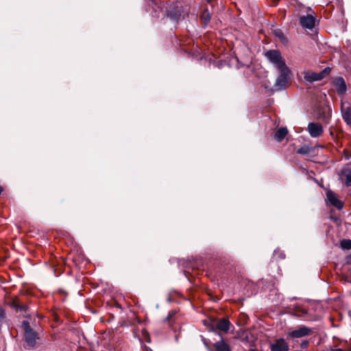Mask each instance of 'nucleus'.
Masks as SVG:
<instances>
[{
    "mask_svg": "<svg viewBox=\"0 0 351 351\" xmlns=\"http://www.w3.org/2000/svg\"><path fill=\"white\" fill-rule=\"evenodd\" d=\"M313 333V329L304 325L289 328L286 332L288 340L295 341L297 339L308 337Z\"/></svg>",
    "mask_w": 351,
    "mask_h": 351,
    "instance_id": "f257e3e1",
    "label": "nucleus"
},
{
    "mask_svg": "<svg viewBox=\"0 0 351 351\" xmlns=\"http://www.w3.org/2000/svg\"><path fill=\"white\" fill-rule=\"evenodd\" d=\"M265 56L277 69L287 66L285 60L278 50H269Z\"/></svg>",
    "mask_w": 351,
    "mask_h": 351,
    "instance_id": "f03ea898",
    "label": "nucleus"
},
{
    "mask_svg": "<svg viewBox=\"0 0 351 351\" xmlns=\"http://www.w3.org/2000/svg\"><path fill=\"white\" fill-rule=\"evenodd\" d=\"M279 75L276 81L275 87L276 90L285 89L289 80L290 70L287 66L278 69Z\"/></svg>",
    "mask_w": 351,
    "mask_h": 351,
    "instance_id": "7ed1b4c3",
    "label": "nucleus"
},
{
    "mask_svg": "<svg viewBox=\"0 0 351 351\" xmlns=\"http://www.w3.org/2000/svg\"><path fill=\"white\" fill-rule=\"evenodd\" d=\"M25 329V341L29 348H33L36 343L37 335L30 328L27 322H23Z\"/></svg>",
    "mask_w": 351,
    "mask_h": 351,
    "instance_id": "20e7f679",
    "label": "nucleus"
},
{
    "mask_svg": "<svg viewBox=\"0 0 351 351\" xmlns=\"http://www.w3.org/2000/svg\"><path fill=\"white\" fill-rule=\"evenodd\" d=\"M307 130L310 136L313 138L319 137L324 132L323 127L320 123L311 122L307 127Z\"/></svg>",
    "mask_w": 351,
    "mask_h": 351,
    "instance_id": "39448f33",
    "label": "nucleus"
},
{
    "mask_svg": "<svg viewBox=\"0 0 351 351\" xmlns=\"http://www.w3.org/2000/svg\"><path fill=\"white\" fill-rule=\"evenodd\" d=\"M270 350L271 351H289V346L285 339L279 338L270 343Z\"/></svg>",
    "mask_w": 351,
    "mask_h": 351,
    "instance_id": "423d86ee",
    "label": "nucleus"
},
{
    "mask_svg": "<svg viewBox=\"0 0 351 351\" xmlns=\"http://www.w3.org/2000/svg\"><path fill=\"white\" fill-rule=\"evenodd\" d=\"M341 112L344 121L351 126V106L341 101Z\"/></svg>",
    "mask_w": 351,
    "mask_h": 351,
    "instance_id": "0eeeda50",
    "label": "nucleus"
},
{
    "mask_svg": "<svg viewBox=\"0 0 351 351\" xmlns=\"http://www.w3.org/2000/svg\"><path fill=\"white\" fill-rule=\"evenodd\" d=\"M300 23L304 28L312 29L315 26V18L312 14L302 16L300 18Z\"/></svg>",
    "mask_w": 351,
    "mask_h": 351,
    "instance_id": "6e6552de",
    "label": "nucleus"
},
{
    "mask_svg": "<svg viewBox=\"0 0 351 351\" xmlns=\"http://www.w3.org/2000/svg\"><path fill=\"white\" fill-rule=\"evenodd\" d=\"M326 197L329 203L338 209H341L343 206V202L338 199L337 195L332 191L326 193Z\"/></svg>",
    "mask_w": 351,
    "mask_h": 351,
    "instance_id": "1a4fd4ad",
    "label": "nucleus"
},
{
    "mask_svg": "<svg viewBox=\"0 0 351 351\" xmlns=\"http://www.w3.org/2000/svg\"><path fill=\"white\" fill-rule=\"evenodd\" d=\"M183 11L182 10L181 6L178 5L174 8H169L167 10L168 16L174 21H178L182 16Z\"/></svg>",
    "mask_w": 351,
    "mask_h": 351,
    "instance_id": "9d476101",
    "label": "nucleus"
},
{
    "mask_svg": "<svg viewBox=\"0 0 351 351\" xmlns=\"http://www.w3.org/2000/svg\"><path fill=\"white\" fill-rule=\"evenodd\" d=\"M334 86L338 94H343L346 91V85L342 77H337L334 80Z\"/></svg>",
    "mask_w": 351,
    "mask_h": 351,
    "instance_id": "9b49d317",
    "label": "nucleus"
},
{
    "mask_svg": "<svg viewBox=\"0 0 351 351\" xmlns=\"http://www.w3.org/2000/svg\"><path fill=\"white\" fill-rule=\"evenodd\" d=\"M230 323L228 319L222 318L216 323V328L221 332H227L229 330Z\"/></svg>",
    "mask_w": 351,
    "mask_h": 351,
    "instance_id": "f8f14e48",
    "label": "nucleus"
},
{
    "mask_svg": "<svg viewBox=\"0 0 351 351\" xmlns=\"http://www.w3.org/2000/svg\"><path fill=\"white\" fill-rule=\"evenodd\" d=\"M303 74L304 80L309 82H313L322 80V77L319 76V73L307 71H304Z\"/></svg>",
    "mask_w": 351,
    "mask_h": 351,
    "instance_id": "ddd939ff",
    "label": "nucleus"
},
{
    "mask_svg": "<svg viewBox=\"0 0 351 351\" xmlns=\"http://www.w3.org/2000/svg\"><path fill=\"white\" fill-rule=\"evenodd\" d=\"M341 176L345 178V184L347 186H351V169H344L341 172Z\"/></svg>",
    "mask_w": 351,
    "mask_h": 351,
    "instance_id": "4468645a",
    "label": "nucleus"
},
{
    "mask_svg": "<svg viewBox=\"0 0 351 351\" xmlns=\"http://www.w3.org/2000/svg\"><path fill=\"white\" fill-rule=\"evenodd\" d=\"M216 351H231L230 346L226 343L223 340L217 341L214 344Z\"/></svg>",
    "mask_w": 351,
    "mask_h": 351,
    "instance_id": "2eb2a0df",
    "label": "nucleus"
},
{
    "mask_svg": "<svg viewBox=\"0 0 351 351\" xmlns=\"http://www.w3.org/2000/svg\"><path fill=\"white\" fill-rule=\"evenodd\" d=\"M287 133L288 130L286 128H280L276 132L274 137L278 141H281L285 138Z\"/></svg>",
    "mask_w": 351,
    "mask_h": 351,
    "instance_id": "dca6fc26",
    "label": "nucleus"
},
{
    "mask_svg": "<svg viewBox=\"0 0 351 351\" xmlns=\"http://www.w3.org/2000/svg\"><path fill=\"white\" fill-rule=\"evenodd\" d=\"M274 34L282 43L287 44L288 43L287 37L280 29H276L274 31Z\"/></svg>",
    "mask_w": 351,
    "mask_h": 351,
    "instance_id": "f3484780",
    "label": "nucleus"
},
{
    "mask_svg": "<svg viewBox=\"0 0 351 351\" xmlns=\"http://www.w3.org/2000/svg\"><path fill=\"white\" fill-rule=\"evenodd\" d=\"M201 19L202 20L203 23L204 25H206L210 19V13L208 10V9H205L204 10V12H202V15H201Z\"/></svg>",
    "mask_w": 351,
    "mask_h": 351,
    "instance_id": "a211bd4d",
    "label": "nucleus"
},
{
    "mask_svg": "<svg viewBox=\"0 0 351 351\" xmlns=\"http://www.w3.org/2000/svg\"><path fill=\"white\" fill-rule=\"evenodd\" d=\"M340 246L343 250H351V240L343 239L340 242Z\"/></svg>",
    "mask_w": 351,
    "mask_h": 351,
    "instance_id": "6ab92c4d",
    "label": "nucleus"
},
{
    "mask_svg": "<svg viewBox=\"0 0 351 351\" xmlns=\"http://www.w3.org/2000/svg\"><path fill=\"white\" fill-rule=\"evenodd\" d=\"M330 71H331L330 68L326 67L324 70H322L320 73H319V76L322 77V80L324 79L326 76H327L330 73Z\"/></svg>",
    "mask_w": 351,
    "mask_h": 351,
    "instance_id": "aec40b11",
    "label": "nucleus"
},
{
    "mask_svg": "<svg viewBox=\"0 0 351 351\" xmlns=\"http://www.w3.org/2000/svg\"><path fill=\"white\" fill-rule=\"evenodd\" d=\"M14 306L16 308L20 310L21 311H24V312H25L27 308V306L25 304H16L14 305Z\"/></svg>",
    "mask_w": 351,
    "mask_h": 351,
    "instance_id": "412c9836",
    "label": "nucleus"
},
{
    "mask_svg": "<svg viewBox=\"0 0 351 351\" xmlns=\"http://www.w3.org/2000/svg\"><path fill=\"white\" fill-rule=\"evenodd\" d=\"M5 317V311L3 307L0 305V324L2 323Z\"/></svg>",
    "mask_w": 351,
    "mask_h": 351,
    "instance_id": "4be33fe9",
    "label": "nucleus"
},
{
    "mask_svg": "<svg viewBox=\"0 0 351 351\" xmlns=\"http://www.w3.org/2000/svg\"><path fill=\"white\" fill-rule=\"evenodd\" d=\"M308 152V148L306 147H302L298 150V154H305Z\"/></svg>",
    "mask_w": 351,
    "mask_h": 351,
    "instance_id": "5701e85b",
    "label": "nucleus"
},
{
    "mask_svg": "<svg viewBox=\"0 0 351 351\" xmlns=\"http://www.w3.org/2000/svg\"><path fill=\"white\" fill-rule=\"evenodd\" d=\"M274 256H279L282 259H283L285 258V254H284V253L282 252H281L280 250H276L274 252Z\"/></svg>",
    "mask_w": 351,
    "mask_h": 351,
    "instance_id": "b1692460",
    "label": "nucleus"
},
{
    "mask_svg": "<svg viewBox=\"0 0 351 351\" xmlns=\"http://www.w3.org/2000/svg\"><path fill=\"white\" fill-rule=\"evenodd\" d=\"M308 344H309L308 341H307V340H302L301 343H300V347L302 348H306L308 347Z\"/></svg>",
    "mask_w": 351,
    "mask_h": 351,
    "instance_id": "393cba45",
    "label": "nucleus"
},
{
    "mask_svg": "<svg viewBox=\"0 0 351 351\" xmlns=\"http://www.w3.org/2000/svg\"><path fill=\"white\" fill-rule=\"evenodd\" d=\"M346 278H347L348 282L351 283V267L348 269Z\"/></svg>",
    "mask_w": 351,
    "mask_h": 351,
    "instance_id": "a878e982",
    "label": "nucleus"
},
{
    "mask_svg": "<svg viewBox=\"0 0 351 351\" xmlns=\"http://www.w3.org/2000/svg\"><path fill=\"white\" fill-rule=\"evenodd\" d=\"M176 314L174 311H171L169 313L168 316L167 317V319L171 320V317Z\"/></svg>",
    "mask_w": 351,
    "mask_h": 351,
    "instance_id": "bb28decb",
    "label": "nucleus"
},
{
    "mask_svg": "<svg viewBox=\"0 0 351 351\" xmlns=\"http://www.w3.org/2000/svg\"><path fill=\"white\" fill-rule=\"evenodd\" d=\"M332 351H344V350L341 348H336V349L332 350Z\"/></svg>",
    "mask_w": 351,
    "mask_h": 351,
    "instance_id": "cd10ccee",
    "label": "nucleus"
},
{
    "mask_svg": "<svg viewBox=\"0 0 351 351\" xmlns=\"http://www.w3.org/2000/svg\"><path fill=\"white\" fill-rule=\"evenodd\" d=\"M348 315H349V317L351 318V311H348Z\"/></svg>",
    "mask_w": 351,
    "mask_h": 351,
    "instance_id": "c85d7f7f",
    "label": "nucleus"
},
{
    "mask_svg": "<svg viewBox=\"0 0 351 351\" xmlns=\"http://www.w3.org/2000/svg\"><path fill=\"white\" fill-rule=\"evenodd\" d=\"M249 351H257L256 349H250Z\"/></svg>",
    "mask_w": 351,
    "mask_h": 351,
    "instance_id": "c756f323",
    "label": "nucleus"
}]
</instances>
